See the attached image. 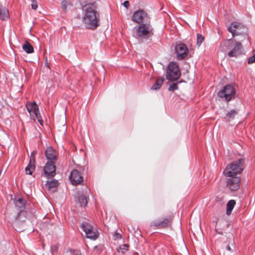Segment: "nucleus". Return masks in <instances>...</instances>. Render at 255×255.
Wrapping results in <instances>:
<instances>
[{"mask_svg": "<svg viewBox=\"0 0 255 255\" xmlns=\"http://www.w3.org/2000/svg\"><path fill=\"white\" fill-rule=\"evenodd\" d=\"M228 31L232 33V36L235 37L239 35H243L246 37L247 29L241 23L237 22H232L228 28Z\"/></svg>", "mask_w": 255, "mask_h": 255, "instance_id": "6", "label": "nucleus"}, {"mask_svg": "<svg viewBox=\"0 0 255 255\" xmlns=\"http://www.w3.org/2000/svg\"><path fill=\"white\" fill-rule=\"evenodd\" d=\"M178 89V85L177 83H174L170 85L168 88V90L170 91H174Z\"/></svg>", "mask_w": 255, "mask_h": 255, "instance_id": "31", "label": "nucleus"}, {"mask_svg": "<svg viewBox=\"0 0 255 255\" xmlns=\"http://www.w3.org/2000/svg\"><path fill=\"white\" fill-rule=\"evenodd\" d=\"M248 63L249 64L255 63V54L249 58Z\"/></svg>", "mask_w": 255, "mask_h": 255, "instance_id": "34", "label": "nucleus"}, {"mask_svg": "<svg viewBox=\"0 0 255 255\" xmlns=\"http://www.w3.org/2000/svg\"><path fill=\"white\" fill-rule=\"evenodd\" d=\"M180 76V72L176 63L171 62L166 71V78L169 81L177 80Z\"/></svg>", "mask_w": 255, "mask_h": 255, "instance_id": "5", "label": "nucleus"}, {"mask_svg": "<svg viewBox=\"0 0 255 255\" xmlns=\"http://www.w3.org/2000/svg\"><path fill=\"white\" fill-rule=\"evenodd\" d=\"M153 28L149 23H142L136 29V36L141 40H147L153 35Z\"/></svg>", "mask_w": 255, "mask_h": 255, "instance_id": "4", "label": "nucleus"}, {"mask_svg": "<svg viewBox=\"0 0 255 255\" xmlns=\"http://www.w3.org/2000/svg\"><path fill=\"white\" fill-rule=\"evenodd\" d=\"M61 5L62 9L64 10H66L67 9L71 7V2L69 0H63L61 2Z\"/></svg>", "mask_w": 255, "mask_h": 255, "instance_id": "25", "label": "nucleus"}, {"mask_svg": "<svg viewBox=\"0 0 255 255\" xmlns=\"http://www.w3.org/2000/svg\"><path fill=\"white\" fill-rule=\"evenodd\" d=\"M175 50L177 59L179 60L185 58L188 53V50L186 46L182 43L176 45Z\"/></svg>", "mask_w": 255, "mask_h": 255, "instance_id": "9", "label": "nucleus"}, {"mask_svg": "<svg viewBox=\"0 0 255 255\" xmlns=\"http://www.w3.org/2000/svg\"><path fill=\"white\" fill-rule=\"evenodd\" d=\"M36 154V152L35 151H33L31 154V155H30V162H31L32 161H33L34 163L35 162V155Z\"/></svg>", "mask_w": 255, "mask_h": 255, "instance_id": "32", "label": "nucleus"}, {"mask_svg": "<svg viewBox=\"0 0 255 255\" xmlns=\"http://www.w3.org/2000/svg\"><path fill=\"white\" fill-rule=\"evenodd\" d=\"M171 219L170 218H165L162 221H154L151 223V226H156L159 228H164L167 226L170 223Z\"/></svg>", "mask_w": 255, "mask_h": 255, "instance_id": "16", "label": "nucleus"}, {"mask_svg": "<svg viewBox=\"0 0 255 255\" xmlns=\"http://www.w3.org/2000/svg\"><path fill=\"white\" fill-rule=\"evenodd\" d=\"M74 255H81V253L79 250H75L73 252Z\"/></svg>", "mask_w": 255, "mask_h": 255, "instance_id": "37", "label": "nucleus"}, {"mask_svg": "<svg viewBox=\"0 0 255 255\" xmlns=\"http://www.w3.org/2000/svg\"><path fill=\"white\" fill-rule=\"evenodd\" d=\"M70 179L72 184L74 185L81 184L83 182V177L77 169H74L71 171Z\"/></svg>", "mask_w": 255, "mask_h": 255, "instance_id": "10", "label": "nucleus"}, {"mask_svg": "<svg viewBox=\"0 0 255 255\" xmlns=\"http://www.w3.org/2000/svg\"><path fill=\"white\" fill-rule=\"evenodd\" d=\"M55 166L52 162H47L44 167V173L47 178L53 177L55 175Z\"/></svg>", "mask_w": 255, "mask_h": 255, "instance_id": "12", "label": "nucleus"}, {"mask_svg": "<svg viewBox=\"0 0 255 255\" xmlns=\"http://www.w3.org/2000/svg\"><path fill=\"white\" fill-rule=\"evenodd\" d=\"M235 204L236 201L234 200H231L227 203L226 210V214L227 215H231Z\"/></svg>", "mask_w": 255, "mask_h": 255, "instance_id": "23", "label": "nucleus"}, {"mask_svg": "<svg viewBox=\"0 0 255 255\" xmlns=\"http://www.w3.org/2000/svg\"><path fill=\"white\" fill-rule=\"evenodd\" d=\"M99 14L95 10L93 5L86 6L83 17V22L88 28L94 29L98 26Z\"/></svg>", "mask_w": 255, "mask_h": 255, "instance_id": "1", "label": "nucleus"}, {"mask_svg": "<svg viewBox=\"0 0 255 255\" xmlns=\"http://www.w3.org/2000/svg\"><path fill=\"white\" fill-rule=\"evenodd\" d=\"M128 245L127 244L123 245L117 249V251L118 252L124 254L126 251L128 250Z\"/></svg>", "mask_w": 255, "mask_h": 255, "instance_id": "27", "label": "nucleus"}, {"mask_svg": "<svg viewBox=\"0 0 255 255\" xmlns=\"http://www.w3.org/2000/svg\"><path fill=\"white\" fill-rule=\"evenodd\" d=\"M37 3L36 0H32L31 8L33 9L36 10L37 8Z\"/></svg>", "mask_w": 255, "mask_h": 255, "instance_id": "33", "label": "nucleus"}, {"mask_svg": "<svg viewBox=\"0 0 255 255\" xmlns=\"http://www.w3.org/2000/svg\"><path fill=\"white\" fill-rule=\"evenodd\" d=\"M22 49L27 53H32L34 51L33 46L27 41L22 45Z\"/></svg>", "mask_w": 255, "mask_h": 255, "instance_id": "22", "label": "nucleus"}, {"mask_svg": "<svg viewBox=\"0 0 255 255\" xmlns=\"http://www.w3.org/2000/svg\"><path fill=\"white\" fill-rule=\"evenodd\" d=\"M75 201L80 207H85L88 203L87 197L79 192H77V195L75 196Z\"/></svg>", "mask_w": 255, "mask_h": 255, "instance_id": "15", "label": "nucleus"}, {"mask_svg": "<svg viewBox=\"0 0 255 255\" xmlns=\"http://www.w3.org/2000/svg\"><path fill=\"white\" fill-rule=\"evenodd\" d=\"M9 16L8 9L0 4V19L2 20L7 19Z\"/></svg>", "mask_w": 255, "mask_h": 255, "instance_id": "17", "label": "nucleus"}, {"mask_svg": "<svg viewBox=\"0 0 255 255\" xmlns=\"http://www.w3.org/2000/svg\"><path fill=\"white\" fill-rule=\"evenodd\" d=\"M164 81V78L162 77H160L157 79L155 82V83L153 84V85L150 88L151 90H159L161 86L162 85Z\"/></svg>", "mask_w": 255, "mask_h": 255, "instance_id": "20", "label": "nucleus"}, {"mask_svg": "<svg viewBox=\"0 0 255 255\" xmlns=\"http://www.w3.org/2000/svg\"><path fill=\"white\" fill-rule=\"evenodd\" d=\"M149 19V17L147 13L143 10L139 9L136 11L132 16V21L139 23L141 22H147Z\"/></svg>", "mask_w": 255, "mask_h": 255, "instance_id": "8", "label": "nucleus"}, {"mask_svg": "<svg viewBox=\"0 0 255 255\" xmlns=\"http://www.w3.org/2000/svg\"><path fill=\"white\" fill-rule=\"evenodd\" d=\"M219 97L224 98L227 101H230L235 98V90L231 85H226L223 90L218 92Z\"/></svg>", "mask_w": 255, "mask_h": 255, "instance_id": "7", "label": "nucleus"}, {"mask_svg": "<svg viewBox=\"0 0 255 255\" xmlns=\"http://www.w3.org/2000/svg\"><path fill=\"white\" fill-rule=\"evenodd\" d=\"M34 165L31 164V162H29V164L25 168V172L27 174L31 175L32 171L34 169Z\"/></svg>", "mask_w": 255, "mask_h": 255, "instance_id": "26", "label": "nucleus"}, {"mask_svg": "<svg viewBox=\"0 0 255 255\" xmlns=\"http://www.w3.org/2000/svg\"><path fill=\"white\" fill-rule=\"evenodd\" d=\"M238 111L237 110H232L228 112L225 117V119L227 122H230L232 120L234 119L235 116L238 114Z\"/></svg>", "mask_w": 255, "mask_h": 255, "instance_id": "19", "label": "nucleus"}, {"mask_svg": "<svg viewBox=\"0 0 255 255\" xmlns=\"http://www.w3.org/2000/svg\"><path fill=\"white\" fill-rule=\"evenodd\" d=\"M245 168L244 159L241 158L228 165L224 171L226 176H237L240 174Z\"/></svg>", "mask_w": 255, "mask_h": 255, "instance_id": "3", "label": "nucleus"}, {"mask_svg": "<svg viewBox=\"0 0 255 255\" xmlns=\"http://www.w3.org/2000/svg\"><path fill=\"white\" fill-rule=\"evenodd\" d=\"M227 187L232 191H236L240 187V179L237 176H228Z\"/></svg>", "mask_w": 255, "mask_h": 255, "instance_id": "11", "label": "nucleus"}, {"mask_svg": "<svg viewBox=\"0 0 255 255\" xmlns=\"http://www.w3.org/2000/svg\"><path fill=\"white\" fill-rule=\"evenodd\" d=\"M81 228L85 233L86 236L87 233H89L94 230L93 227L87 222H84L82 223L81 224Z\"/></svg>", "mask_w": 255, "mask_h": 255, "instance_id": "21", "label": "nucleus"}, {"mask_svg": "<svg viewBox=\"0 0 255 255\" xmlns=\"http://www.w3.org/2000/svg\"><path fill=\"white\" fill-rule=\"evenodd\" d=\"M36 119L38 120V122L40 123V125H42V120L41 119L40 113H39V116L38 118H36Z\"/></svg>", "mask_w": 255, "mask_h": 255, "instance_id": "35", "label": "nucleus"}, {"mask_svg": "<svg viewBox=\"0 0 255 255\" xmlns=\"http://www.w3.org/2000/svg\"><path fill=\"white\" fill-rule=\"evenodd\" d=\"M204 37L200 34H197V45L200 46L203 42Z\"/></svg>", "mask_w": 255, "mask_h": 255, "instance_id": "30", "label": "nucleus"}, {"mask_svg": "<svg viewBox=\"0 0 255 255\" xmlns=\"http://www.w3.org/2000/svg\"><path fill=\"white\" fill-rule=\"evenodd\" d=\"M26 107L27 110L29 113L33 112L36 118L38 117L39 111L38 107L36 102H33L32 103H27Z\"/></svg>", "mask_w": 255, "mask_h": 255, "instance_id": "14", "label": "nucleus"}, {"mask_svg": "<svg viewBox=\"0 0 255 255\" xmlns=\"http://www.w3.org/2000/svg\"><path fill=\"white\" fill-rule=\"evenodd\" d=\"M45 156L49 162H52L57 159L58 153L51 146H49L45 151Z\"/></svg>", "mask_w": 255, "mask_h": 255, "instance_id": "13", "label": "nucleus"}, {"mask_svg": "<svg viewBox=\"0 0 255 255\" xmlns=\"http://www.w3.org/2000/svg\"><path fill=\"white\" fill-rule=\"evenodd\" d=\"M242 47L241 42H237L233 39H228L225 40L223 45L221 46V50L223 51L230 50L228 53L229 57H237L241 53V48Z\"/></svg>", "mask_w": 255, "mask_h": 255, "instance_id": "2", "label": "nucleus"}, {"mask_svg": "<svg viewBox=\"0 0 255 255\" xmlns=\"http://www.w3.org/2000/svg\"><path fill=\"white\" fill-rule=\"evenodd\" d=\"M231 246H232V247L235 248L234 241V240L233 239V238H232L229 239V244L226 246V250L229 251H231L232 249H231Z\"/></svg>", "mask_w": 255, "mask_h": 255, "instance_id": "28", "label": "nucleus"}, {"mask_svg": "<svg viewBox=\"0 0 255 255\" xmlns=\"http://www.w3.org/2000/svg\"><path fill=\"white\" fill-rule=\"evenodd\" d=\"M58 181L56 180L47 181L45 184V187L49 190L54 191L58 186Z\"/></svg>", "mask_w": 255, "mask_h": 255, "instance_id": "18", "label": "nucleus"}, {"mask_svg": "<svg viewBox=\"0 0 255 255\" xmlns=\"http://www.w3.org/2000/svg\"><path fill=\"white\" fill-rule=\"evenodd\" d=\"M123 4L125 7L128 8L129 5V2L128 1L126 0L123 3Z\"/></svg>", "mask_w": 255, "mask_h": 255, "instance_id": "36", "label": "nucleus"}, {"mask_svg": "<svg viewBox=\"0 0 255 255\" xmlns=\"http://www.w3.org/2000/svg\"><path fill=\"white\" fill-rule=\"evenodd\" d=\"M115 236L117 239H121V238H122L121 235L120 234H119V233H115Z\"/></svg>", "mask_w": 255, "mask_h": 255, "instance_id": "38", "label": "nucleus"}, {"mask_svg": "<svg viewBox=\"0 0 255 255\" xmlns=\"http://www.w3.org/2000/svg\"><path fill=\"white\" fill-rule=\"evenodd\" d=\"M24 204L25 201L22 198L18 199L15 202V205L19 208H23Z\"/></svg>", "mask_w": 255, "mask_h": 255, "instance_id": "29", "label": "nucleus"}, {"mask_svg": "<svg viewBox=\"0 0 255 255\" xmlns=\"http://www.w3.org/2000/svg\"><path fill=\"white\" fill-rule=\"evenodd\" d=\"M98 236V232L95 229H94L91 232H90L89 233H87L86 237L87 238L95 240L96 239H97Z\"/></svg>", "mask_w": 255, "mask_h": 255, "instance_id": "24", "label": "nucleus"}]
</instances>
